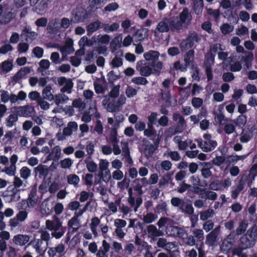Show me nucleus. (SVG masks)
Instances as JSON below:
<instances>
[{
	"label": "nucleus",
	"instance_id": "f257e3e1",
	"mask_svg": "<svg viewBox=\"0 0 257 257\" xmlns=\"http://www.w3.org/2000/svg\"><path fill=\"white\" fill-rule=\"evenodd\" d=\"M45 224L46 228L51 231L52 236L56 239L61 238L64 235L65 231L62 223L56 216H53L52 220H47Z\"/></svg>",
	"mask_w": 257,
	"mask_h": 257
},
{
	"label": "nucleus",
	"instance_id": "f03ea898",
	"mask_svg": "<svg viewBox=\"0 0 257 257\" xmlns=\"http://www.w3.org/2000/svg\"><path fill=\"white\" fill-rule=\"evenodd\" d=\"M119 85L114 86L107 95L104 97L102 101V105L109 112H113L116 110V105L114 102V98L117 97L119 94Z\"/></svg>",
	"mask_w": 257,
	"mask_h": 257
},
{
	"label": "nucleus",
	"instance_id": "7ed1b4c3",
	"mask_svg": "<svg viewBox=\"0 0 257 257\" xmlns=\"http://www.w3.org/2000/svg\"><path fill=\"white\" fill-rule=\"evenodd\" d=\"M256 240L257 229L255 227H252L248 229L246 233L243 235L240 239L242 249L252 247L254 245Z\"/></svg>",
	"mask_w": 257,
	"mask_h": 257
},
{
	"label": "nucleus",
	"instance_id": "20e7f679",
	"mask_svg": "<svg viewBox=\"0 0 257 257\" xmlns=\"http://www.w3.org/2000/svg\"><path fill=\"white\" fill-rule=\"evenodd\" d=\"M174 21L175 29L180 30L188 26L192 20V15L187 8L184 9L179 15V20Z\"/></svg>",
	"mask_w": 257,
	"mask_h": 257
},
{
	"label": "nucleus",
	"instance_id": "39448f33",
	"mask_svg": "<svg viewBox=\"0 0 257 257\" xmlns=\"http://www.w3.org/2000/svg\"><path fill=\"white\" fill-rule=\"evenodd\" d=\"M177 20L175 17L170 18H164L158 24L156 30L154 31L155 35L157 33H164L168 32L170 29H175L174 21Z\"/></svg>",
	"mask_w": 257,
	"mask_h": 257
},
{
	"label": "nucleus",
	"instance_id": "423d86ee",
	"mask_svg": "<svg viewBox=\"0 0 257 257\" xmlns=\"http://www.w3.org/2000/svg\"><path fill=\"white\" fill-rule=\"evenodd\" d=\"M204 141L197 140L198 145L202 150L205 152H208L214 150L217 146V142L212 139L211 136L209 134H204L203 136Z\"/></svg>",
	"mask_w": 257,
	"mask_h": 257
},
{
	"label": "nucleus",
	"instance_id": "0eeeda50",
	"mask_svg": "<svg viewBox=\"0 0 257 257\" xmlns=\"http://www.w3.org/2000/svg\"><path fill=\"white\" fill-rule=\"evenodd\" d=\"M88 19L86 10L82 8L76 9L72 13L71 22L73 23L84 22Z\"/></svg>",
	"mask_w": 257,
	"mask_h": 257
},
{
	"label": "nucleus",
	"instance_id": "6e6552de",
	"mask_svg": "<svg viewBox=\"0 0 257 257\" xmlns=\"http://www.w3.org/2000/svg\"><path fill=\"white\" fill-rule=\"evenodd\" d=\"M198 37L196 33H191L187 38L181 43V47L183 50H187L191 48L195 43H197Z\"/></svg>",
	"mask_w": 257,
	"mask_h": 257
},
{
	"label": "nucleus",
	"instance_id": "1a4fd4ad",
	"mask_svg": "<svg viewBox=\"0 0 257 257\" xmlns=\"http://www.w3.org/2000/svg\"><path fill=\"white\" fill-rule=\"evenodd\" d=\"M15 109L18 115L25 117L31 116L34 111V107L29 105L16 107Z\"/></svg>",
	"mask_w": 257,
	"mask_h": 257
},
{
	"label": "nucleus",
	"instance_id": "9d476101",
	"mask_svg": "<svg viewBox=\"0 0 257 257\" xmlns=\"http://www.w3.org/2000/svg\"><path fill=\"white\" fill-rule=\"evenodd\" d=\"M58 83L60 86H63L61 90L62 92L71 93L73 85L70 79L60 77L58 79Z\"/></svg>",
	"mask_w": 257,
	"mask_h": 257
},
{
	"label": "nucleus",
	"instance_id": "9b49d317",
	"mask_svg": "<svg viewBox=\"0 0 257 257\" xmlns=\"http://www.w3.org/2000/svg\"><path fill=\"white\" fill-rule=\"evenodd\" d=\"M30 236L27 234H18L14 236L13 241L15 244L19 246H23L30 240Z\"/></svg>",
	"mask_w": 257,
	"mask_h": 257
},
{
	"label": "nucleus",
	"instance_id": "f8f14e48",
	"mask_svg": "<svg viewBox=\"0 0 257 257\" xmlns=\"http://www.w3.org/2000/svg\"><path fill=\"white\" fill-rule=\"evenodd\" d=\"M141 62L137 63V69L140 72V74L144 76H149L153 74L152 67L149 65L145 64L144 66H141L140 63Z\"/></svg>",
	"mask_w": 257,
	"mask_h": 257
},
{
	"label": "nucleus",
	"instance_id": "ddd939ff",
	"mask_svg": "<svg viewBox=\"0 0 257 257\" xmlns=\"http://www.w3.org/2000/svg\"><path fill=\"white\" fill-rule=\"evenodd\" d=\"M59 24L60 25L61 28L66 29L69 27L70 22L68 18H64L61 20L60 23H58L56 20L52 21L49 24V26L52 27L53 26L54 29L58 30L59 26L58 25Z\"/></svg>",
	"mask_w": 257,
	"mask_h": 257
},
{
	"label": "nucleus",
	"instance_id": "4468645a",
	"mask_svg": "<svg viewBox=\"0 0 257 257\" xmlns=\"http://www.w3.org/2000/svg\"><path fill=\"white\" fill-rule=\"evenodd\" d=\"M65 246L60 243L55 247H52L49 249L48 253L50 257H55L58 254H61L64 252Z\"/></svg>",
	"mask_w": 257,
	"mask_h": 257
},
{
	"label": "nucleus",
	"instance_id": "2eb2a0df",
	"mask_svg": "<svg viewBox=\"0 0 257 257\" xmlns=\"http://www.w3.org/2000/svg\"><path fill=\"white\" fill-rule=\"evenodd\" d=\"M93 40L95 42V44L98 45H107L109 43L110 38L108 35H99L93 37Z\"/></svg>",
	"mask_w": 257,
	"mask_h": 257
},
{
	"label": "nucleus",
	"instance_id": "dca6fc26",
	"mask_svg": "<svg viewBox=\"0 0 257 257\" xmlns=\"http://www.w3.org/2000/svg\"><path fill=\"white\" fill-rule=\"evenodd\" d=\"M160 56V53L156 51L150 50L144 54V57L146 61H151V63H154L158 60Z\"/></svg>",
	"mask_w": 257,
	"mask_h": 257
},
{
	"label": "nucleus",
	"instance_id": "f3484780",
	"mask_svg": "<svg viewBox=\"0 0 257 257\" xmlns=\"http://www.w3.org/2000/svg\"><path fill=\"white\" fill-rule=\"evenodd\" d=\"M15 14L12 12V10L8 9L6 11L3 15L0 22L2 24H7L10 23L12 19L15 17Z\"/></svg>",
	"mask_w": 257,
	"mask_h": 257
},
{
	"label": "nucleus",
	"instance_id": "a211bd4d",
	"mask_svg": "<svg viewBox=\"0 0 257 257\" xmlns=\"http://www.w3.org/2000/svg\"><path fill=\"white\" fill-rule=\"evenodd\" d=\"M149 30L144 28L138 30L135 35L134 38L136 41L141 42L148 36Z\"/></svg>",
	"mask_w": 257,
	"mask_h": 257
},
{
	"label": "nucleus",
	"instance_id": "6ab92c4d",
	"mask_svg": "<svg viewBox=\"0 0 257 257\" xmlns=\"http://www.w3.org/2000/svg\"><path fill=\"white\" fill-rule=\"evenodd\" d=\"M223 50L224 49L220 44H216L214 45L212 48V51L218 53V58L220 60L225 59L228 56L227 53L223 52Z\"/></svg>",
	"mask_w": 257,
	"mask_h": 257
},
{
	"label": "nucleus",
	"instance_id": "aec40b11",
	"mask_svg": "<svg viewBox=\"0 0 257 257\" xmlns=\"http://www.w3.org/2000/svg\"><path fill=\"white\" fill-rule=\"evenodd\" d=\"M36 175L41 178H45L48 174L49 170L47 166L39 165L34 169Z\"/></svg>",
	"mask_w": 257,
	"mask_h": 257
},
{
	"label": "nucleus",
	"instance_id": "412c9836",
	"mask_svg": "<svg viewBox=\"0 0 257 257\" xmlns=\"http://www.w3.org/2000/svg\"><path fill=\"white\" fill-rule=\"evenodd\" d=\"M38 199V198L35 192H31L27 201L23 200L22 202L25 204L26 201H27L28 207L33 208L36 205Z\"/></svg>",
	"mask_w": 257,
	"mask_h": 257
},
{
	"label": "nucleus",
	"instance_id": "4be33fe9",
	"mask_svg": "<svg viewBox=\"0 0 257 257\" xmlns=\"http://www.w3.org/2000/svg\"><path fill=\"white\" fill-rule=\"evenodd\" d=\"M50 3V0H42L36 8V12L41 15L43 14L47 10Z\"/></svg>",
	"mask_w": 257,
	"mask_h": 257
},
{
	"label": "nucleus",
	"instance_id": "5701e85b",
	"mask_svg": "<svg viewBox=\"0 0 257 257\" xmlns=\"http://www.w3.org/2000/svg\"><path fill=\"white\" fill-rule=\"evenodd\" d=\"M235 34L240 37H248L249 34L248 28L244 25H241L235 30Z\"/></svg>",
	"mask_w": 257,
	"mask_h": 257
},
{
	"label": "nucleus",
	"instance_id": "b1692460",
	"mask_svg": "<svg viewBox=\"0 0 257 257\" xmlns=\"http://www.w3.org/2000/svg\"><path fill=\"white\" fill-rule=\"evenodd\" d=\"M27 94L24 91H20L16 95L12 94V101L13 103H19V101H24L26 99Z\"/></svg>",
	"mask_w": 257,
	"mask_h": 257
},
{
	"label": "nucleus",
	"instance_id": "393cba45",
	"mask_svg": "<svg viewBox=\"0 0 257 257\" xmlns=\"http://www.w3.org/2000/svg\"><path fill=\"white\" fill-rule=\"evenodd\" d=\"M147 230L149 235L152 237H158L162 235V233L154 225H149L147 227Z\"/></svg>",
	"mask_w": 257,
	"mask_h": 257
},
{
	"label": "nucleus",
	"instance_id": "a878e982",
	"mask_svg": "<svg viewBox=\"0 0 257 257\" xmlns=\"http://www.w3.org/2000/svg\"><path fill=\"white\" fill-rule=\"evenodd\" d=\"M52 88L50 85L46 86L42 91V95L44 99L51 101L54 99V95L51 90Z\"/></svg>",
	"mask_w": 257,
	"mask_h": 257
},
{
	"label": "nucleus",
	"instance_id": "bb28decb",
	"mask_svg": "<svg viewBox=\"0 0 257 257\" xmlns=\"http://www.w3.org/2000/svg\"><path fill=\"white\" fill-rule=\"evenodd\" d=\"M42 243L43 242L41 239L34 238L30 242L28 245H31L37 252L40 253L42 251L41 245Z\"/></svg>",
	"mask_w": 257,
	"mask_h": 257
},
{
	"label": "nucleus",
	"instance_id": "cd10ccee",
	"mask_svg": "<svg viewBox=\"0 0 257 257\" xmlns=\"http://www.w3.org/2000/svg\"><path fill=\"white\" fill-rule=\"evenodd\" d=\"M214 214V211L213 209H209L200 212V218L201 220L205 221L212 217Z\"/></svg>",
	"mask_w": 257,
	"mask_h": 257
},
{
	"label": "nucleus",
	"instance_id": "c85d7f7f",
	"mask_svg": "<svg viewBox=\"0 0 257 257\" xmlns=\"http://www.w3.org/2000/svg\"><path fill=\"white\" fill-rule=\"evenodd\" d=\"M13 66V63L11 61L6 60L2 62L0 66L2 68L1 73L9 72L12 69Z\"/></svg>",
	"mask_w": 257,
	"mask_h": 257
},
{
	"label": "nucleus",
	"instance_id": "c756f323",
	"mask_svg": "<svg viewBox=\"0 0 257 257\" xmlns=\"http://www.w3.org/2000/svg\"><path fill=\"white\" fill-rule=\"evenodd\" d=\"M151 66L152 67L153 74L159 75L163 68L164 65L163 62L158 61L156 63H151Z\"/></svg>",
	"mask_w": 257,
	"mask_h": 257
},
{
	"label": "nucleus",
	"instance_id": "7c9ffc66",
	"mask_svg": "<svg viewBox=\"0 0 257 257\" xmlns=\"http://www.w3.org/2000/svg\"><path fill=\"white\" fill-rule=\"evenodd\" d=\"M172 221L170 219L166 217H162L159 220L157 225L160 228L165 227L167 230L170 225H172Z\"/></svg>",
	"mask_w": 257,
	"mask_h": 257
},
{
	"label": "nucleus",
	"instance_id": "2f4dec72",
	"mask_svg": "<svg viewBox=\"0 0 257 257\" xmlns=\"http://www.w3.org/2000/svg\"><path fill=\"white\" fill-rule=\"evenodd\" d=\"M1 99L2 101L4 103H7L9 101H10L11 103H13V101H12V94H9V93L7 91H5L4 90H1Z\"/></svg>",
	"mask_w": 257,
	"mask_h": 257
},
{
	"label": "nucleus",
	"instance_id": "473e14b6",
	"mask_svg": "<svg viewBox=\"0 0 257 257\" xmlns=\"http://www.w3.org/2000/svg\"><path fill=\"white\" fill-rule=\"evenodd\" d=\"M245 56L242 57V59L245 63L247 68H249L251 66V62L253 58V54L252 52L245 51Z\"/></svg>",
	"mask_w": 257,
	"mask_h": 257
},
{
	"label": "nucleus",
	"instance_id": "72a5a7b5",
	"mask_svg": "<svg viewBox=\"0 0 257 257\" xmlns=\"http://www.w3.org/2000/svg\"><path fill=\"white\" fill-rule=\"evenodd\" d=\"M100 220L98 219V217H95L91 219V223L90 224V229L95 236L97 235L96 228L98 225L100 224Z\"/></svg>",
	"mask_w": 257,
	"mask_h": 257
},
{
	"label": "nucleus",
	"instance_id": "f704fd0d",
	"mask_svg": "<svg viewBox=\"0 0 257 257\" xmlns=\"http://www.w3.org/2000/svg\"><path fill=\"white\" fill-rule=\"evenodd\" d=\"M220 29L223 35H226L233 31L234 26L228 23H224L220 26Z\"/></svg>",
	"mask_w": 257,
	"mask_h": 257
},
{
	"label": "nucleus",
	"instance_id": "c9c22d12",
	"mask_svg": "<svg viewBox=\"0 0 257 257\" xmlns=\"http://www.w3.org/2000/svg\"><path fill=\"white\" fill-rule=\"evenodd\" d=\"M53 100H54L55 104L59 105L60 104L65 103L68 100V97L64 94H58L54 96Z\"/></svg>",
	"mask_w": 257,
	"mask_h": 257
},
{
	"label": "nucleus",
	"instance_id": "e433bc0d",
	"mask_svg": "<svg viewBox=\"0 0 257 257\" xmlns=\"http://www.w3.org/2000/svg\"><path fill=\"white\" fill-rule=\"evenodd\" d=\"M217 235L215 231H211L207 236L206 243L210 245L215 244L217 241Z\"/></svg>",
	"mask_w": 257,
	"mask_h": 257
},
{
	"label": "nucleus",
	"instance_id": "4c0bfd02",
	"mask_svg": "<svg viewBox=\"0 0 257 257\" xmlns=\"http://www.w3.org/2000/svg\"><path fill=\"white\" fill-rule=\"evenodd\" d=\"M20 175L21 178L27 180L31 175V170L27 167H23L20 170Z\"/></svg>",
	"mask_w": 257,
	"mask_h": 257
},
{
	"label": "nucleus",
	"instance_id": "58836bf2",
	"mask_svg": "<svg viewBox=\"0 0 257 257\" xmlns=\"http://www.w3.org/2000/svg\"><path fill=\"white\" fill-rule=\"evenodd\" d=\"M174 142L178 144V148L181 150H185L187 148V140L182 141L180 136H176L174 138Z\"/></svg>",
	"mask_w": 257,
	"mask_h": 257
},
{
	"label": "nucleus",
	"instance_id": "ea45409f",
	"mask_svg": "<svg viewBox=\"0 0 257 257\" xmlns=\"http://www.w3.org/2000/svg\"><path fill=\"white\" fill-rule=\"evenodd\" d=\"M80 181L79 177L75 174H70L67 176V182L69 184L77 186Z\"/></svg>",
	"mask_w": 257,
	"mask_h": 257
},
{
	"label": "nucleus",
	"instance_id": "a19ab883",
	"mask_svg": "<svg viewBox=\"0 0 257 257\" xmlns=\"http://www.w3.org/2000/svg\"><path fill=\"white\" fill-rule=\"evenodd\" d=\"M18 115L15 114H10L7 118L6 125L8 127H11L14 126L18 120Z\"/></svg>",
	"mask_w": 257,
	"mask_h": 257
},
{
	"label": "nucleus",
	"instance_id": "79ce46f5",
	"mask_svg": "<svg viewBox=\"0 0 257 257\" xmlns=\"http://www.w3.org/2000/svg\"><path fill=\"white\" fill-rule=\"evenodd\" d=\"M61 150L59 146H55L49 155V157L52 159H58L61 155Z\"/></svg>",
	"mask_w": 257,
	"mask_h": 257
},
{
	"label": "nucleus",
	"instance_id": "37998d69",
	"mask_svg": "<svg viewBox=\"0 0 257 257\" xmlns=\"http://www.w3.org/2000/svg\"><path fill=\"white\" fill-rule=\"evenodd\" d=\"M172 204L176 207H180V209L182 211H184V203L183 200L177 198L173 197L171 200Z\"/></svg>",
	"mask_w": 257,
	"mask_h": 257
},
{
	"label": "nucleus",
	"instance_id": "c03bdc74",
	"mask_svg": "<svg viewBox=\"0 0 257 257\" xmlns=\"http://www.w3.org/2000/svg\"><path fill=\"white\" fill-rule=\"evenodd\" d=\"M100 22L98 21L90 23L87 26L88 33H93L98 30L100 27Z\"/></svg>",
	"mask_w": 257,
	"mask_h": 257
},
{
	"label": "nucleus",
	"instance_id": "a18cd8bd",
	"mask_svg": "<svg viewBox=\"0 0 257 257\" xmlns=\"http://www.w3.org/2000/svg\"><path fill=\"white\" fill-rule=\"evenodd\" d=\"M119 27V25L117 23H113L111 25L105 24L104 25V30L106 32H111L116 31Z\"/></svg>",
	"mask_w": 257,
	"mask_h": 257
},
{
	"label": "nucleus",
	"instance_id": "49530a36",
	"mask_svg": "<svg viewBox=\"0 0 257 257\" xmlns=\"http://www.w3.org/2000/svg\"><path fill=\"white\" fill-rule=\"evenodd\" d=\"M248 226L247 223L245 221H241L236 230V233L240 235L243 233L246 230Z\"/></svg>",
	"mask_w": 257,
	"mask_h": 257
},
{
	"label": "nucleus",
	"instance_id": "de8ad7c7",
	"mask_svg": "<svg viewBox=\"0 0 257 257\" xmlns=\"http://www.w3.org/2000/svg\"><path fill=\"white\" fill-rule=\"evenodd\" d=\"M73 107L78 108L79 111H81L84 109L85 107V104L80 99H76L73 100L72 103Z\"/></svg>",
	"mask_w": 257,
	"mask_h": 257
},
{
	"label": "nucleus",
	"instance_id": "09e8293b",
	"mask_svg": "<svg viewBox=\"0 0 257 257\" xmlns=\"http://www.w3.org/2000/svg\"><path fill=\"white\" fill-rule=\"evenodd\" d=\"M231 238L229 236L225 239L222 243L221 248V249L224 251L229 250L232 247V242L230 240Z\"/></svg>",
	"mask_w": 257,
	"mask_h": 257
},
{
	"label": "nucleus",
	"instance_id": "8fccbe9b",
	"mask_svg": "<svg viewBox=\"0 0 257 257\" xmlns=\"http://www.w3.org/2000/svg\"><path fill=\"white\" fill-rule=\"evenodd\" d=\"M85 163L86 168L89 172H94L96 171L97 168V165L95 163L90 160H86Z\"/></svg>",
	"mask_w": 257,
	"mask_h": 257
},
{
	"label": "nucleus",
	"instance_id": "3c124183",
	"mask_svg": "<svg viewBox=\"0 0 257 257\" xmlns=\"http://www.w3.org/2000/svg\"><path fill=\"white\" fill-rule=\"evenodd\" d=\"M246 117L243 115H240L237 117L235 122L237 126L242 127L246 123Z\"/></svg>",
	"mask_w": 257,
	"mask_h": 257
},
{
	"label": "nucleus",
	"instance_id": "603ef678",
	"mask_svg": "<svg viewBox=\"0 0 257 257\" xmlns=\"http://www.w3.org/2000/svg\"><path fill=\"white\" fill-rule=\"evenodd\" d=\"M203 7V0H196L194 5V11L196 14L199 15L202 13Z\"/></svg>",
	"mask_w": 257,
	"mask_h": 257
},
{
	"label": "nucleus",
	"instance_id": "864d4df0",
	"mask_svg": "<svg viewBox=\"0 0 257 257\" xmlns=\"http://www.w3.org/2000/svg\"><path fill=\"white\" fill-rule=\"evenodd\" d=\"M157 218V215H155L152 213H149L144 216L143 220L146 223H151L155 221Z\"/></svg>",
	"mask_w": 257,
	"mask_h": 257
},
{
	"label": "nucleus",
	"instance_id": "5fc2aeb1",
	"mask_svg": "<svg viewBox=\"0 0 257 257\" xmlns=\"http://www.w3.org/2000/svg\"><path fill=\"white\" fill-rule=\"evenodd\" d=\"M107 0H92L90 6L96 9L101 8L106 3Z\"/></svg>",
	"mask_w": 257,
	"mask_h": 257
},
{
	"label": "nucleus",
	"instance_id": "6e6d98bb",
	"mask_svg": "<svg viewBox=\"0 0 257 257\" xmlns=\"http://www.w3.org/2000/svg\"><path fill=\"white\" fill-rule=\"evenodd\" d=\"M18 51L21 53H26L29 48V46L28 43L26 42H21L18 45Z\"/></svg>",
	"mask_w": 257,
	"mask_h": 257
},
{
	"label": "nucleus",
	"instance_id": "4d7b16f0",
	"mask_svg": "<svg viewBox=\"0 0 257 257\" xmlns=\"http://www.w3.org/2000/svg\"><path fill=\"white\" fill-rule=\"evenodd\" d=\"M2 171L10 176H14L16 173V166L11 165L9 167H5Z\"/></svg>",
	"mask_w": 257,
	"mask_h": 257
},
{
	"label": "nucleus",
	"instance_id": "13d9d810",
	"mask_svg": "<svg viewBox=\"0 0 257 257\" xmlns=\"http://www.w3.org/2000/svg\"><path fill=\"white\" fill-rule=\"evenodd\" d=\"M155 150L154 147L152 144H148L144 149V153L147 157H149L153 154Z\"/></svg>",
	"mask_w": 257,
	"mask_h": 257
},
{
	"label": "nucleus",
	"instance_id": "bf43d9fd",
	"mask_svg": "<svg viewBox=\"0 0 257 257\" xmlns=\"http://www.w3.org/2000/svg\"><path fill=\"white\" fill-rule=\"evenodd\" d=\"M28 213L26 211L22 210L19 211L16 215V217L20 221L24 222L28 218Z\"/></svg>",
	"mask_w": 257,
	"mask_h": 257
},
{
	"label": "nucleus",
	"instance_id": "052dcab7",
	"mask_svg": "<svg viewBox=\"0 0 257 257\" xmlns=\"http://www.w3.org/2000/svg\"><path fill=\"white\" fill-rule=\"evenodd\" d=\"M99 169L100 172L108 170L109 166V162L105 159H101L99 163Z\"/></svg>",
	"mask_w": 257,
	"mask_h": 257
},
{
	"label": "nucleus",
	"instance_id": "680f3d73",
	"mask_svg": "<svg viewBox=\"0 0 257 257\" xmlns=\"http://www.w3.org/2000/svg\"><path fill=\"white\" fill-rule=\"evenodd\" d=\"M214 57L211 54H207L205 56V65L206 68L209 67L211 68V66L214 64Z\"/></svg>",
	"mask_w": 257,
	"mask_h": 257
},
{
	"label": "nucleus",
	"instance_id": "e2e57ef3",
	"mask_svg": "<svg viewBox=\"0 0 257 257\" xmlns=\"http://www.w3.org/2000/svg\"><path fill=\"white\" fill-rule=\"evenodd\" d=\"M69 227L73 228L74 229H77L79 227V221L77 217L74 216L68 222Z\"/></svg>",
	"mask_w": 257,
	"mask_h": 257
},
{
	"label": "nucleus",
	"instance_id": "0e129e2a",
	"mask_svg": "<svg viewBox=\"0 0 257 257\" xmlns=\"http://www.w3.org/2000/svg\"><path fill=\"white\" fill-rule=\"evenodd\" d=\"M132 81L137 85H145L148 83L147 80L143 77H134L132 78Z\"/></svg>",
	"mask_w": 257,
	"mask_h": 257
},
{
	"label": "nucleus",
	"instance_id": "69168bd1",
	"mask_svg": "<svg viewBox=\"0 0 257 257\" xmlns=\"http://www.w3.org/2000/svg\"><path fill=\"white\" fill-rule=\"evenodd\" d=\"M72 161L69 158L64 159L60 161V165L63 169H68L71 167L72 164Z\"/></svg>",
	"mask_w": 257,
	"mask_h": 257
},
{
	"label": "nucleus",
	"instance_id": "338daca9",
	"mask_svg": "<svg viewBox=\"0 0 257 257\" xmlns=\"http://www.w3.org/2000/svg\"><path fill=\"white\" fill-rule=\"evenodd\" d=\"M121 37L118 36L116 37L113 41L111 43L110 47L111 48H113L114 49H116L117 48H119L121 46L120 41L121 40Z\"/></svg>",
	"mask_w": 257,
	"mask_h": 257
},
{
	"label": "nucleus",
	"instance_id": "774afa93",
	"mask_svg": "<svg viewBox=\"0 0 257 257\" xmlns=\"http://www.w3.org/2000/svg\"><path fill=\"white\" fill-rule=\"evenodd\" d=\"M13 50V46L10 44H6L0 48V54H5Z\"/></svg>",
	"mask_w": 257,
	"mask_h": 257
}]
</instances>
